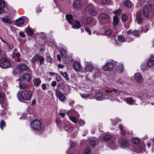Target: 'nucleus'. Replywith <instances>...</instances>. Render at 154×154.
<instances>
[{
  "instance_id": "obj_1",
  "label": "nucleus",
  "mask_w": 154,
  "mask_h": 154,
  "mask_svg": "<svg viewBox=\"0 0 154 154\" xmlns=\"http://www.w3.org/2000/svg\"><path fill=\"white\" fill-rule=\"evenodd\" d=\"M121 92V91L119 89L110 88L109 90H106L104 97H103L101 92H98L95 94L94 97L98 101L103 100L104 99L113 101L116 100V97L120 94Z\"/></svg>"
},
{
  "instance_id": "obj_2",
  "label": "nucleus",
  "mask_w": 154,
  "mask_h": 154,
  "mask_svg": "<svg viewBox=\"0 0 154 154\" xmlns=\"http://www.w3.org/2000/svg\"><path fill=\"white\" fill-rule=\"evenodd\" d=\"M32 93L30 91L24 90L22 91H19L17 93V96L18 100L22 102V100H28L31 98Z\"/></svg>"
},
{
  "instance_id": "obj_3",
  "label": "nucleus",
  "mask_w": 154,
  "mask_h": 154,
  "mask_svg": "<svg viewBox=\"0 0 154 154\" xmlns=\"http://www.w3.org/2000/svg\"><path fill=\"white\" fill-rule=\"evenodd\" d=\"M66 18L68 22L72 25V27L74 29H79L81 26L80 23L76 20H73L72 15L71 14H66Z\"/></svg>"
},
{
  "instance_id": "obj_4",
  "label": "nucleus",
  "mask_w": 154,
  "mask_h": 154,
  "mask_svg": "<svg viewBox=\"0 0 154 154\" xmlns=\"http://www.w3.org/2000/svg\"><path fill=\"white\" fill-rule=\"evenodd\" d=\"M118 63L113 60L107 61L103 66V69L107 71H112L115 67L117 65Z\"/></svg>"
},
{
  "instance_id": "obj_5",
  "label": "nucleus",
  "mask_w": 154,
  "mask_h": 154,
  "mask_svg": "<svg viewBox=\"0 0 154 154\" xmlns=\"http://www.w3.org/2000/svg\"><path fill=\"white\" fill-rule=\"evenodd\" d=\"M103 139L105 141H110L109 144L111 148L112 149H117V147L116 146L114 142L115 138L110 135H106L103 137Z\"/></svg>"
},
{
  "instance_id": "obj_6",
  "label": "nucleus",
  "mask_w": 154,
  "mask_h": 154,
  "mask_svg": "<svg viewBox=\"0 0 154 154\" xmlns=\"http://www.w3.org/2000/svg\"><path fill=\"white\" fill-rule=\"evenodd\" d=\"M31 128L35 131L40 130L42 128V125L40 122L38 120H35L32 121L31 123Z\"/></svg>"
},
{
  "instance_id": "obj_7",
  "label": "nucleus",
  "mask_w": 154,
  "mask_h": 154,
  "mask_svg": "<svg viewBox=\"0 0 154 154\" xmlns=\"http://www.w3.org/2000/svg\"><path fill=\"white\" fill-rule=\"evenodd\" d=\"M44 58L41 56H39L38 55H35L33 57L31 60V62L34 64L35 65V64L38 63L39 62V64L42 65L44 63Z\"/></svg>"
},
{
  "instance_id": "obj_8",
  "label": "nucleus",
  "mask_w": 154,
  "mask_h": 154,
  "mask_svg": "<svg viewBox=\"0 0 154 154\" xmlns=\"http://www.w3.org/2000/svg\"><path fill=\"white\" fill-rule=\"evenodd\" d=\"M11 64L9 60L5 57H3L0 59V67L3 68L8 67Z\"/></svg>"
},
{
  "instance_id": "obj_9",
  "label": "nucleus",
  "mask_w": 154,
  "mask_h": 154,
  "mask_svg": "<svg viewBox=\"0 0 154 154\" xmlns=\"http://www.w3.org/2000/svg\"><path fill=\"white\" fill-rule=\"evenodd\" d=\"M64 128V129L67 132L70 133L72 131V125L69 122L66 121H64L63 122L60 123V124Z\"/></svg>"
},
{
  "instance_id": "obj_10",
  "label": "nucleus",
  "mask_w": 154,
  "mask_h": 154,
  "mask_svg": "<svg viewBox=\"0 0 154 154\" xmlns=\"http://www.w3.org/2000/svg\"><path fill=\"white\" fill-rule=\"evenodd\" d=\"M95 8L91 4H88L87 6L85 11L88 12L89 14L92 16L96 15L97 13L95 11Z\"/></svg>"
},
{
  "instance_id": "obj_11",
  "label": "nucleus",
  "mask_w": 154,
  "mask_h": 154,
  "mask_svg": "<svg viewBox=\"0 0 154 154\" xmlns=\"http://www.w3.org/2000/svg\"><path fill=\"white\" fill-rule=\"evenodd\" d=\"M120 12L119 10H116L114 11V13L116 14L113 17V24L114 26H116L118 24L119 21L118 16L119 15Z\"/></svg>"
},
{
  "instance_id": "obj_12",
  "label": "nucleus",
  "mask_w": 154,
  "mask_h": 154,
  "mask_svg": "<svg viewBox=\"0 0 154 154\" xmlns=\"http://www.w3.org/2000/svg\"><path fill=\"white\" fill-rule=\"evenodd\" d=\"M152 8V5H149L148 6L147 5L144 6L143 8V13L144 16L147 17L149 15V12L150 10Z\"/></svg>"
},
{
  "instance_id": "obj_13",
  "label": "nucleus",
  "mask_w": 154,
  "mask_h": 154,
  "mask_svg": "<svg viewBox=\"0 0 154 154\" xmlns=\"http://www.w3.org/2000/svg\"><path fill=\"white\" fill-rule=\"evenodd\" d=\"M26 19L28 20V18L26 17H21L16 20L15 25L18 27L21 26L23 25Z\"/></svg>"
},
{
  "instance_id": "obj_14",
  "label": "nucleus",
  "mask_w": 154,
  "mask_h": 154,
  "mask_svg": "<svg viewBox=\"0 0 154 154\" xmlns=\"http://www.w3.org/2000/svg\"><path fill=\"white\" fill-rule=\"evenodd\" d=\"M135 151L138 153H141L145 152V145L143 143L140 145L137 146L136 148Z\"/></svg>"
},
{
  "instance_id": "obj_15",
  "label": "nucleus",
  "mask_w": 154,
  "mask_h": 154,
  "mask_svg": "<svg viewBox=\"0 0 154 154\" xmlns=\"http://www.w3.org/2000/svg\"><path fill=\"white\" fill-rule=\"evenodd\" d=\"M55 93L57 97L58 98L60 101L63 102L65 100V96L61 92L58 90L56 89Z\"/></svg>"
},
{
  "instance_id": "obj_16",
  "label": "nucleus",
  "mask_w": 154,
  "mask_h": 154,
  "mask_svg": "<svg viewBox=\"0 0 154 154\" xmlns=\"http://www.w3.org/2000/svg\"><path fill=\"white\" fill-rule=\"evenodd\" d=\"M93 66L91 62H86L85 65V71L86 72H92L94 69Z\"/></svg>"
},
{
  "instance_id": "obj_17",
  "label": "nucleus",
  "mask_w": 154,
  "mask_h": 154,
  "mask_svg": "<svg viewBox=\"0 0 154 154\" xmlns=\"http://www.w3.org/2000/svg\"><path fill=\"white\" fill-rule=\"evenodd\" d=\"M93 20L92 17H83L81 19V22L85 24H88L91 23Z\"/></svg>"
},
{
  "instance_id": "obj_18",
  "label": "nucleus",
  "mask_w": 154,
  "mask_h": 154,
  "mask_svg": "<svg viewBox=\"0 0 154 154\" xmlns=\"http://www.w3.org/2000/svg\"><path fill=\"white\" fill-rule=\"evenodd\" d=\"M146 65L148 67H150L154 65V56H151L148 60Z\"/></svg>"
},
{
  "instance_id": "obj_19",
  "label": "nucleus",
  "mask_w": 154,
  "mask_h": 154,
  "mask_svg": "<svg viewBox=\"0 0 154 154\" xmlns=\"http://www.w3.org/2000/svg\"><path fill=\"white\" fill-rule=\"evenodd\" d=\"M81 66L80 62L77 61H75L73 62V68L77 72L80 71L81 69Z\"/></svg>"
},
{
  "instance_id": "obj_20",
  "label": "nucleus",
  "mask_w": 154,
  "mask_h": 154,
  "mask_svg": "<svg viewBox=\"0 0 154 154\" xmlns=\"http://www.w3.org/2000/svg\"><path fill=\"white\" fill-rule=\"evenodd\" d=\"M134 79L139 83H141L143 82L142 77L140 73L137 72L135 74Z\"/></svg>"
},
{
  "instance_id": "obj_21",
  "label": "nucleus",
  "mask_w": 154,
  "mask_h": 154,
  "mask_svg": "<svg viewBox=\"0 0 154 154\" xmlns=\"http://www.w3.org/2000/svg\"><path fill=\"white\" fill-rule=\"evenodd\" d=\"M122 100L127 103L130 105H132L135 104V101L134 100H133L132 97L124 98L122 99Z\"/></svg>"
},
{
  "instance_id": "obj_22",
  "label": "nucleus",
  "mask_w": 154,
  "mask_h": 154,
  "mask_svg": "<svg viewBox=\"0 0 154 154\" xmlns=\"http://www.w3.org/2000/svg\"><path fill=\"white\" fill-rule=\"evenodd\" d=\"M141 12L140 11H138L136 13V19L137 23H141L143 20L141 16Z\"/></svg>"
},
{
  "instance_id": "obj_23",
  "label": "nucleus",
  "mask_w": 154,
  "mask_h": 154,
  "mask_svg": "<svg viewBox=\"0 0 154 154\" xmlns=\"http://www.w3.org/2000/svg\"><path fill=\"white\" fill-rule=\"evenodd\" d=\"M1 20L3 22L8 24L11 23H12L11 18L8 16L2 17Z\"/></svg>"
},
{
  "instance_id": "obj_24",
  "label": "nucleus",
  "mask_w": 154,
  "mask_h": 154,
  "mask_svg": "<svg viewBox=\"0 0 154 154\" xmlns=\"http://www.w3.org/2000/svg\"><path fill=\"white\" fill-rule=\"evenodd\" d=\"M97 18L100 21L102 19H107L108 18V15L106 13L102 12L99 14Z\"/></svg>"
},
{
  "instance_id": "obj_25",
  "label": "nucleus",
  "mask_w": 154,
  "mask_h": 154,
  "mask_svg": "<svg viewBox=\"0 0 154 154\" xmlns=\"http://www.w3.org/2000/svg\"><path fill=\"white\" fill-rule=\"evenodd\" d=\"M17 68L20 70H26L28 69L27 66L23 63H20L17 66Z\"/></svg>"
},
{
  "instance_id": "obj_26",
  "label": "nucleus",
  "mask_w": 154,
  "mask_h": 154,
  "mask_svg": "<svg viewBox=\"0 0 154 154\" xmlns=\"http://www.w3.org/2000/svg\"><path fill=\"white\" fill-rule=\"evenodd\" d=\"M5 101V94L3 93L0 92V104L2 107H3L2 103H4Z\"/></svg>"
},
{
  "instance_id": "obj_27",
  "label": "nucleus",
  "mask_w": 154,
  "mask_h": 154,
  "mask_svg": "<svg viewBox=\"0 0 154 154\" xmlns=\"http://www.w3.org/2000/svg\"><path fill=\"white\" fill-rule=\"evenodd\" d=\"M82 5V2L79 0L74 1L73 4V5L74 7L76 8H80L81 7Z\"/></svg>"
},
{
  "instance_id": "obj_28",
  "label": "nucleus",
  "mask_w": 154,
  "mask_h": 154,
  "mask_svg": "<svg viewBox=\"0 0 154 154\" xmlns=\"http://www.w3.org/2000/svg\"><path fill=\"white\" fill-rule=\"evenodd\" d=\"M119 142L120 144V145L121 147L122 148L125 149L128 147V142L126 140H123L122 141L121 144L120 143L119 141Z\"/></svg>"
},
{
  "instance_id": "obj_29",
  "label": "nucleus",
  "mask_w": 154,
  "mask_h": 154,
  "mask_svg": "<svg viewBox=\"0 0 154 154\" xmlns=\"http://www.w3.org/2000/svg\"><path fill=\"white\" fill-rule=\"evenodd\" d=\"M5 6V3L3 0H0V14L4 12V8Z\"/></svg>"
},
{
  "instance_id": "obj_30",
  "label": "nucleus",
  "mask_w": 154,
  "mask_h": 154,
  "mask_svg": "<svg viewBox=\"0 0 154 154\" xmlns=\"http://www.w3.org/2000/svg\"><path fill=\"white\" fill-rule=\"evenodd\" d=\"M22 78L26 81H29L31 79L30 75L28 73L24 74Z\"/></svg>"
},
{
  "instance_id": "obj_31",
  "label": "nucleus",
  "mask_w": 154,
  "mask_h": 154,
  "mask_svg": "<svg viewBox=\"0 0 154 154\" xmlns=\"http://www.w3.org/2000/svg\"><path fill=\"white\" fill-rule=\"evenodd\" d=\"M116 66H117V67L116 68V69L119 72H122L124 69L123 65L121 63L119 64L118 63L117 65Z\"/></svg>"
},
{
  "instance_id": "obj_32",
  "label": "nucleus",
  "mask_w": 154,
  "mask_h": 154,
  "mask_svg": "<svg viewBox=\"0 0 154 154\" xmlns=\"http://www.w3.org/2000/svg\"><path fill=\"white\" fill-rule=\"evenodd\" d=\"M33 83L35 86H38L41 83V81L39 78H35L33 79Z\"/></svg>"
},
{
  "instance_id": "obj_33",
  "label": "nucleus",
  "mask_w": 154,
  "mask_h": 154,
  "mask_svg": "<svg viewBox=\"0 0 154 154\" xmlns=\"http://www.w3.org/2000/svg\"><path fill=\"white\" fill-rule=\"evenodd\" d=\"M67 51L66 50H60V53L63 59L66 57L67 56Z\"/></svg>"
},
{
  "instance_id": "obj_34",
  "label": "nucleus",
  "mask_w": 154,
  "mask_h": 154,
  "mask_svg": "<svg viewBox=\"0 0 154 154\" xmlns=\"http://www.w3.org/2000/svg\"><path fill=\"white\" fill-rule=\"evenodd\" d=\"M20 54L18 53L17 50V49H15L14 51V52L12 54V57L13 58L16 57H18L20 56Z\"/></svg>"
},
{
  "instance_id": "obj_35",
  "label": "nucleus",
  "mask_w": 154,
  "mask_h": 154,
  "mask_svg": "<svg viewBox=\"0 0 154 154\" xmlns=\"http://www.w3.org/2000/svg\"><path fill=\"white\" fill-rule=\"evenodd\" d=\"M81 97L84 99H91L92 98L89 94H80Z\"/></svg>"
},
{
  "instance_id": "obj_36",
  "label": "nucleus",
  "mask_w": 154,
  "mask_h": 154,
  "mask_svg": "<svg viewBox=\"0 0 154 154\" xmlns=\"http://www.w3.org/2000/svg\"><path fill=\"white\" fill-rule=\"evenodd\" d=\"M124 4L126 7L130 8L131 6V4L130 1L128 0H126L124 2Z\"/></svg>"
},
{
  "instance_id": "obj_37",
  "label": "nucleus",
  "mask_w": 154,
  "mask_h": 154,
  "mask_svg": "<svg viewBox=\"0 0 154 154\" xmlns=\"http://www.w3.org/2000/svg\"><path fill=\"white\" fill-rule=\"evenodd\" d=\"M114 81L116 83L122 85L124 83L123 80L120 77L118 78V79L116 80L114 79Z\"/></svg>"
},
{
  "instance_id": "obj_38",
  "label": "nucleus",
  "mask_w": 154,
  "mask_h": 154,
  "mask_svg": "<svg viewBox=\"0 0 154 154\" xmlns=\"http://www.w3.org/2000/svg\"><path fill=\"white\" fill-rule=\"evenodd\" d=\"M17 81L18 82V83L19 84V87L20 89H24L27 87V85L25 84H20V80L19 79L17 80Z\"/></svg>"
},
{
  "instance_id": "obj_39",
  "label": "nucleus",
  "mask_w": 154,
  "mask_h": 154,
  "mask_svg": "<svg viewBox=\"0 0 154 154\" xmlns=\"http://www.w3.org/2000/svg\"><path fill=\"white\" fill-rule=\"evenodd\" d=\"M26 31L27 34L29 35H31L33 34V31L29 27L26 29Z\"/></svg>"
},
{
  "instance_id": "obj_40",
  "label": "nucleus",
  "mask_w": 154,
  "mask_h": 154,
  "mask_svg": "<svg viewBox=\"0 0 154 154\" xmlns=\"http://www.w3.org/2000/svg\"><path fill=\"white\" fill-rule=\"evenodd\" d=\"M100 74V71L99 70H97L93 75L92 77L94 79H95L97 77H98Z\"/></svg>"
},
{
  "instance_id": "obj_41",
  "label": "nucleus",
  "mask_w": 154,
  "mask_h": 154,
  "mask_svg": "<svg viewBox=\"0 0 154 154\" xmlns=\"http://www.w3.org/2000/svg\"><path fill=\"white\" fill-rule=\"evenodd\" d=\"M6 126L5 122L3 120L1 121L0 127L1 129L3 130Z\"/></svg>"
},
{
  "instance_id": "obj_42",
  "label": "nucleus",
  "mask_w": 154,
  "mask_h": 154,
  "mask_svg": "<svg viewBox=\"0 0 154 154\" xmlns=\"http://www.w3.org/2000/svg\"><path fill=\"white\" fill-rule=\"evenodd\" d=\"M60 73L66 80H68V77L67 75V73L66 72H63L62 71H61L60 72Z\"/></svg>"
},
{
  "instance_id": "obj_43",
  "label": "nucleus",
  "mask_w": 154,
  "mask_h": 154,
  "mask_svg": "<svg viewBox=\"0 0 154 154\" xmlns=\"http://www.w3.org/2000/svg\"><path fill=\"white\" fill-rule=\"evenodd\" d=\"M118 41L119 42H124L125 39V38L122 35H119L118 37Z\"/></svg>"
},
{
  "instance_id": "obj_44",
  "label": "nucleus",
  "mask_w": 154,
  "mask_h": 154,
  "mask_svg": "<svg viewBox=\"0 0 154 154\" xmlns=\"http://www.w3.org/2000/svg\"><path fill=\"white\" fill-rule=\"evenodd\" d=\"M69 117L70 120L72 122L75 123V124H77V119L75 117L73 116H69Z\"/></svg>"
},
{
  "instance_id": "obj_45",
  "label": "nucleus",
  "mask_w": 154,
  "mask_h": 154,
  "mask_svg": "<svg viewBox=\"0 0 154 154\" xmlns=\"http://www.w3.org/2000/svg\"><path fill=\"white\" fill-rule=\"evenodd\" d=\"M78 123V126H77V127L81 126L85 124V122L82 119H80Z\"/></svg>"
},
{
  "instance_id": "obj_46",
  "label": "nucleus",
  "mask_w": 154,
  "mask_h": 154,
  "mask_svg": "<svg viewBox=\"0 0 154 154\" xmlns=\"http://www.w3.org/2000/svg\"><path fill=\"white\" fill-rule=\"evenodd\" d=\"M76 112L74 109H72L67 111L66 112V114L69 115L70 114H76Z\"/></svg>"
},
{
  "instance_id": "obj_47",
  "label": "nucleus",
  "mask_w": 154,
  "mask_h": 154,
  "mask_svg": "<svg viewBox=\"0 0 154 154\" xmlns=\"http://www.w3.org/2000/svg\"><path fill=\"white\" fill-rule=\"evenodd\" d=\"M132 142L134 143L137 144L139 143L140 140L139 139L137 138H134L132 139Z\"/></svg>"
},
{
  "instance_id": "obj_48",
  "label": "nucleus",
  "mask_w": 154,
  "mask_h": 154,
  "mask_svg": "<svg viewBox=\"0 0 154 154\" xmlns=\"http://www.w3.org/2000/svg\"><path fill=\"white\" fill-rule=\"evenodd\" d=\"M122 20L123 21H126L128 19V17L125 14H123L122 16Z\"/></svg>"
},
{
  "instance_id": "obj_49",
  "label": "nucleus",
  "mask_w": 154,
  "mask_h": 154,
  "mask_svg": "<svg viewBox=\"0 0 154 154\" xmlns=\"http://www.w3.org/2000/svg\"><path fill=\"white\" fill-rule=\"evenodd\" d=\"M46 60L48 62H49L50 63H52L54 61L52 59L51 56L49 55L47 56Z\"/></svg>"
},
{
  "instance_id": "obj_50",
  "label": "nucleus",
  "mask_w": 154,
  "mask_h": 154,
  "mask_svg": "<svg viewBox=\"0 0 154 154\" xmlns=\"http://www.w3.org/2000/svg\"><path fill=\"white\" fill-rule=\"evenodd\" d=\"M141 31H135L133 32V34L134 36H137L141 34Z\"/></svg>"
},
{
  "instance_id": "obj_51",
  "label": "nucleus",
  "mask_w": 154,
  "mask_h": 154,
  "mask_svg": "<svg viewBox=\"0 0 154 154\" xmlns=\"http://www.w3.org/2000/svg\"><path fill=\"white\" fill-rule=\"evenodd\" d=\"M120 129L121 131L122 134L124 135L125 133V131L122 125L120 126Z\"/></svg>"
},
{
  "instance_id": "obj_52",
  "label": "nucleus",
  "mask_w": 154,
  "mask_h": 154,
  "mask_svg": "<svg viewBox=\"0 0 154 154\" xmlns=\"http://www.w3.org/2000/svg\"><path fill=\"white\" fill-rule=\"evenodd\" d=\"M84 154H90V148L89 147L86 148L84 151Z\"/></svg>"
},
{
  "instance_id": "obj_53",
  "label": "nucleus",
  "mask_w": 154,
  "mask_h": 154,
  "mask_svg": "<svg viewBox=\"0 0 154 154\" xmlns=\"http://www.w3.org/2000/svg\"><path fill=\"white\" fill-rule=\"evenodd\" d=\"M102 3L103 4H110V0H102Z\"/></svg>"
},
{
  "instance_id": "obj_54",
  "label": "nucleus",
  "mask_w": 154,
  "mask_h": 154,
  "mask_svg": "<svg viewBox=\"0 0 154 154\" xmlns=\"http://www.w3.org/2000/svg\"><path fill=\"white\" fill-rule=\"evenodd\" d=\"M111 34L112 32L110 29H108L105 32V34L107 35H110Z\"/></svg>"
},
{
  "instance_id": "obj_55",
  "label": "nucleus",
  "mask_w": 154,
  "mask_h": 154,
  "mask_svg": "<svg viewBox=\"0 0 154 154\" xmlns=\"http://www.w3.org/2000/svg\"><path fill=\"white\" fill-rule=\"evenodd\" d=\"M91 144L93 146H94L96 145V141L93 138L91 139L90 141Z\"/></svg>"
},
{
  "instance_id": "obj_56",
  "label": "nucleus",
  "mask_w": 154,
  "mask_h": 154,
  "mask_svg": "<svg viewBox=\"0 0 154 154\" xmlns=\"http://www.w3.org/2000/svg\"><path fill=\"white\" fill-rule=\"evenodd\" d=\"M126 33L129 36L130 35H132V34H133V32L132 30H128L126 31Z\"/></svg>"
},
{
  "instance_id": "obj_57",
  "label": "nucleus",
  "mask_w": 154,
  "mask_h": 154,
  "mask_svg": "<svg viewBox=\"0 0 154 154\" xmlns=\"http://www.w3.org/2000/svg\"><path fill=\"white\" fill-rule=\"evenodd\" d=\"M148 30V28L146 26H145V27H144L143 28L142 31H143V32L145 33H146L147 32V31Z\"/></svg>"
},
{
  "instance_id": "obj_58",
  "label": "nucleus",
  "mask_w": 154,
  "mask_h": 154,
  "mask_svg": "<svg viewBox=\"0 0 154 154\" xmlns=\"http://www.w3.org/2000/svg\"><path fill=\"white\" fill-rule=\"evenodd\" d=\"M42 11L41 8L39 7H38L36 9V12L37 13H40Z\"/></svg>"
},
{
  "instance_id": "obj_59",
  "label": "nucleus",
  "mask_w": 154,
  "mask_h": 154,
  "mask_svg": "<svg viewBox=\"0 0 154 154\" xmlns=\"http://www.w3.org/2000/svg\"><path fill=\"white\" fill-rule=\"evenodd\" d=\"M85 31L89 35H91V31L88 28H85Z\"/></svg>"
},
{
  "instance_id": "obj_60",
  "label": "nucleus",
  "mask_w": 154,
  "mask_h": 154,
  "mask_svg": "<svg viewBox=\"0 0 154 154\" xmlns=\"http://www.w3.org/2000/svg\"><path fill=\"white\" fill-rule=\"evenodd\" d=\"M19 35L21 37H23V38H24L25 37V34L23 32H20L19 33Z\"/></svg>"
},
{
  "instance_id": "obj_61",
  "label": "nucleus",
  "mask_w": 154,
  "mask_h": 154,
  "mask_svg": "<svg viewBox=\"0 0 154 154\" xmlns=\"http://www.w3.org/2000/svg\"><path fill=\"white\" fill-rule=\"evenodd\" d=\"M64 66L61 63H60L58 65V67L60 69L63 68L64 67Z\"/></svg>"
},
{
  "instance_id": "obj_62",
  "label": "nucleus",
  "mask_w": 154,
  "mask_h": 154,
  "mask_svg": "<svg viewBox=\"0 0 154 154\" xmlns=\"http://www.w3.org/2000/svg\"><path fill=\"white\" fill-rule=\"evenodd\" d=\"M65 113H64L60 112L59 115L62 117H64L65 116Z\"/></svg>"
},
{
  "instance_id": "obj_63",
  "label": "nucleus",
  "mask_w": 154,
  "mask_h": 154,
  "mask_svg": "<svg viewBox=\"0 0 154 154\" xmlns=\"http://www.w3.org/2000/svg\"><path fill=\"white\" fill-rule=\"evenodd\" d=\"M41 86L43 89H45L46 88V86L45 84H43Z\"/></svg>"
},
{
  "instance_id": "obj_64",
  "label": "nucleus",
  "mask_w": 154,
  "mask_h": 154,
  "mask_svg": "<svg viewBox=\"0 0 154 154\" xmlns=\"http://www.w3.org/2000/svg\"><path fill=\"white\" fill-rule=\"evenodd\" d=\"M70 143L71 146H74L76 145V143L73 141H71Z\"/></svg>"
}]
</instances>
